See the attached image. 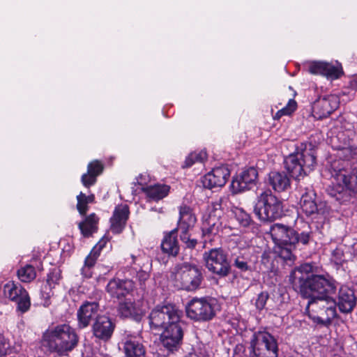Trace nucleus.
Returning <instances> with one entry per match:
<instances>
[{
  "label": "nucleus",
  "mask_w": 357,
  "mask_h": 357,
  "mask_svg": "<svg viewBox=\"0 0 357 357\" xmlns=\"http://www.w3.org/2000/svg\"><path fill=\"white\" fill-rule=\"evenodd\" d=\"M268 183L277 192L287 191L291 188L290 178L284 172H271L268 176Z\"/></svg>",
  "instance_id": "28"
},
{
  "label": "nucleus",
  "mask_w": 357,
  "mask_h": 357,
  "mask_svg": "<svg viewBox=\"0 0 357 357\" xmlns=\"http://www.w3.org/2000/svg\"><path fill=\"white\" fill-rule=\"evenodd\" d=\"M137 278L139 282L140 286L143 290L146 289V282L149 278V274L145 271H139L137 273Z\"/></svg>",
  "instance_id": "43"
},
{
  "label": "nucleus",
  "mask_w": 357,
  "mask_h": 357,
  "mask_svg": "<svg viewBox=\"0 0 357 357\" xmlns=\"http://www.w3.org/2000/svg\"><path fill=\"white\" fill-rule=\"evenodd\" d=\"M119 312L121 317L139 320L145 313V310L141 301H132L130 299H126L119 303Z\"/></svg>",
  "instance_id": "25"
},
{
  "label": "nucleus",
  "mask_w": 357,
  "mask_h": 357,
  "mask_svg": "<svg viewBox=\"0 0 357 357\" xmlns=\"http://www.w3.org/2000/svg\"><path fill=\"white\" fill-rule=\"evenodd\" d=\"M17 277L22 282H30L36 277L35 268L31 264H26L17 271Z\"/></svg>",
  "instance_id": "35"
},
{
  "label": "nucleus",
  "mask_w": 357,
  "mask_h": 357,
  "mask_svg": "<svg viewBox=\"0 0 357 357\" xmlns=\"http://www.w3.org/2000/svg\"><path fill=\"white\" fill-rule=\"evenodd\" d=\"M340 104V99L336 95H328L319 98L313 105L314 117L323 119L328 116L336 110Z\"/></svg>",
  "instance_id": "20"
},
{
  "label": "nucleus",
  "mask_w": 357,
  "mask_h": 357,
  "mask_svg": "<svg viewBox=\"0 0 357 357\" xmlns=\"http://www.w3.org/2000/svg\"><path fill=\"white\" fill-rule=\"evenodd\" d=\"M234 266L242 271H245L248 269L247 262L239 257L236 259L234 261Z\"/></svg>",
  "instance_id": "49"
},
{
  "label": "nucleus",
  "mask_w": 357,
  "mask_h": 357,
  "mask_svg": "<svg viewBox=\"0 0 357 357\" xmlns=\"http://www.w3.org/2000/svg\"><path fill=\"white\" fill-rule=\"evenodd\" d=\"M202 281V275L198 268L188 264L176 267L171 275V282L178 289L194 291Z\"/></svg>",
  "instance_id": "7"
},
{
  "label": "nucleus",
  "mask_w": 357,
  "mask_h": 357,
  "mask_svg": "<svg viewBox=\"0 0 357 357\" xmlns=\"http://www.w3.org/2000/svg\"><path fill=\"white\" fill-rule=\"evenodd\" d=\"M230 172L227 167L220 166L213 168L211 172L204 175L202 179L204 188L212 189L225 185Z\"/></svg>",
  "instance_id": "19"
},
{
  "label": "nucleus",
  "mask_w": 357,
  "mask_h": 357,
  "mask_svg": "<svg viewBox=\"0 0 357 357\" xmlns=\"http://www.w3.org/2000/svg\"><path fill=\"white\" fill-rule=\"evenodd\" d=\"M99 218L95 213L90 214L79 224V228L84 236H89L98 229Z\"/></svg>",
  "instance_id": "34"
},
{
  "label": "nucleus",
  "mask_w": 357,
  "mask_h": 357,
  "mask_svg": "<svg viewBox=\"0 0 357 357\" xmlns=\"http://www.w3.org/2000/svg\"><path fill=\"white\" fill-rule=\"evenodd\" d=\"M9 349V344L6 339L0 335V357L6 356L7 351Z\"/></svg>",
  "instance_id": "48"
},
{
  "label": "nucleus",
  "mask_w": 357,
  "mask_h": 357,
  "mask_svg": "<svg viewBox=\"0 0 357 357\" xmlns=\"http://www.w3.org/2000/svg\"><path fill=\"white\" fill-rule=\"evenodd\" d=\"M206 268L220 276H226L229 271V264L227 255L220 248L211 249L204 254Z\"/></svg>",
  "instance_id": "13"
},
{
  "label": "nucleus",
  "mask_w": 357,
  "mask_h": 357,
  "mask_svg": "<svg viewBox=\"0 0 357 357\" xmlns=\"http://www.w3.org/2000/svg\"><path fill=\"white\" fill-rule=\"evenodd\" d=\"M98 256V253H96L91 250L89 255L86 257L84 265L93 268Z\"/></svg>",
  "instance_id": "45"
},
{
  "label": "nucleus",
  "mask_w": 357,
  "mask_h": 357,
  "mask_svg": "<svg viewBox=\"0 0 357 357\" xmlns=\"http://www.w3.org/2000/svg\"><path fill=\"white\" fill-rule=\"evenodd\" d=\"M305 68L312 75H322L332 80L338 79L343 74L342 65L337 61H310L305 63Z\"/></svg>",
  "instance_id": "15"
},
{
  "label": "nucleus",
  "mask_w": 357,
  "mask_h": 357,
  "mask_svg": "<svg viewBox=\"0 0 357 357\" xmlns=\"http://www.w3.org/2000/svg\"><path fill=\"white\" fill-rule=\"evenodd\" d=\"M297 107V103L294 99H290L287 105L278 110L275 114L273 116L274 120H279L283 116H289L291 115Z\"/></svg>",
  "instance_id": "39"
},
{
  "label": "nucleus",
  "mask_w": 357,
  "mask_h": 357,
  "mask_svg": "<svg viewBox=\"0 0 357 357\" xmlns=\"http://www.w3.org/2000/svg\"><path fill=\"white\" fill-rule=\"evenodd\" d=\"M78 343V336L68 324L48 328L43 335V345L59 356H67Z\"/></svg>",
  "instance_id": "3"
},
{
  "label": "nucleus",
  "mask_w": 357,
  "mask_h": 357,
  "mask_svg": "<svg viewBox=\"0 0 357 357\" xmlns=\"http://www.w3.org/2000/svg\"><path fill=\"white\" fill-rule=\"evenodd\" d=\"M336 289V282L328 275L312 274L301 284V294L309 298L305 311L314 323L330 324L336 317V301L331 296Z\"/></svg>",
  "instance_id": "1"
},
{
  "label": "nucleus",
  "mask_w": 357,
  "mask_h": 357,
  "mask_svg": "<svg viewBox=\"0 0 357 357\" xmlns=\"http://www.w3.org/2000/svg\"><path fill=\"white\" fill-rule=\"evenodd\" d=\"M337 305L342 312L349 313L351 312L356 305L354 291L347 286H342L339 290Z\"/></svg>",
  "instance_id": "26"
},
{
  "label": "nucleus",
  "mask_w": 357,
  "mask_h": 357,
  "mask_svg": "<svg viewBox=\"0 0 357 357\" xmlns=\"http://www.w3.org/2000/svg\"><path fill=\"white\" fill-rule=\"evenodd\" d=\"M123 349L126 357H145L146 351L142 337L137 334L126 333L122 340Z\"/></svg>",
  "instance_id": "21"
},
{
  "label": "nucleus",
  "mask_w": 357,
  "mask_h": 357,
  "mask_svg": "<svg viewBox=\"0 0 357 357\" xmlns=\"http://www.w3.org/2000/svg\"><path fill=\"white\" fill-rule=\"evenodd\" d=\"M170 186L165 184H156L143 188V191L151 199L158 201L167 197L169 192Z\"/></svg>",
  "instance_id": "33"
},
{
  "label": "nucleus",
  "mask_w": 357,
  "mask_h": 357,
  "mask_svg": "<svg viewBox=\"0 0 357 357\" xmlns=\"http://www.w3.org/2000/svg\"><path fill=\"white\" fill-rule=\"evenodd\" d=\"M161 248L163 252L168 255L176 256L178 253L179 246L175 230H172L165 236L161 243Z\"/></svg>",
  "instance_id": "32"
},
{
  "label": "nucleus",
  "mask_w": 357,
  "mask_h": 357,
  "mask_svg": "<svg viewBox=\"0 0 357 357\" xmlns=\"http://www.w3.org/2000/svg\"><path fill=\"white\" fill-rule=\"evenodd\" d=\"M4 296L17 305V310L24 313L29 310L31 300L28 292L21 285L9 282L3 286Z\"/></svg>",
  "instance_id": "16"
},
{
  "label": "nucleus",
  "mask_w": 357,
  "mask_h": 357,
  "mask_svg": "<svg viewBox=\"0 0 357 357\" xmlns=\"http://www.w3.org/2000/svg\"><path fill=\"white\" fill-rule=\"evenodd\" d=\"M214 301L205 298H194L186 305L188 317L197 321H208L215 316Z\"/></svg>",
  "instance_id": "10"
},
{
  "label": "nucleus",
  "mask_w": 357,
  "mask_h": 357,
  "mask_svg": "<svg viewBox=\"0 0 357 357\" xmlns=\"http://www.w3.org/2000/svg\"><path fill=\"white\" fill-rule=\"evenodd\" d=\"M151 210H152V211H158V210H156V209H155V208H151ZM162 208H160V209L158 210V212H159V213H162Z\"/></svg>",
  "instance_id": "53"
},
{
  "label": "nucleus",
  "mask_w": 357,
  "mask_h": 357,
  "mask_svg": "<svg viewBox=\"0 0 357 357\" xmlns=\"http://www.w3.org/2000/svg\"><path fill=\"white\" fill-rule=\"evenodd\" d=\"M232 213L234 214L236 220L242 227H247L251 223V218L250 215L247 213L243 208L237 207L234 208L232 210Z\"/></svg>",
  "instance_id": "38"
},
{
  "label": "nucleus",
  "mask_w": 357,
  "mask_h": 357,
  "mask_svg": "<svg viewBox=\"0 0 357 357\" xmlns=\"http://www.w3.org/2000/svg\"><path fill=\"white\" fill-rule=\"evenodd\" d=\"M268 294L266 291H263L258 295L256 300L255 305L258 310H261L264 309L268 298Z\"/></svg>",
  "instance_id": "42"
},
{
  "label": "nucleus",
  "mask_w": 357,
  "mask_h": 357,
  "mask_svg": "<svg viewBox=\"0 0 357 357\" xmlns=\"http://www.w3.org/2000/svg\"><path fill=\"white\" fill-rule=\"evenodd\" d=\"M299 205L302 212L307 216L317 213L318 206L316 201V193L312 189H305V192L301 195Z\"/></svg>",
  "instance_id": "30"
},
{
  "label": "nucleus",
  "mask_w": 357,
  "mask_h": 357,
  "mask_svg": "<svg viewBox=\"0 0 357 357\" xmlns=\"http://www.w3.org/2000/svg\"><path fill=\"white\" fill-rule=\"evenodd\" d=\"M182 314V311L173 304L158 305L149 315V324L152 328H164L169 322L181 319Z\"/></svg>",
  "instance_id": "9"
},
{
  "label": "nucleus",
  "mask_w": 357,
  "mask_h": 357,
  "mask_svg": "<svg viewBox=\"0 0 357 357\" xmlns=\"http://www.w3.org/2000/svg\"><path fill=\"white\" fill-rule=\"evenodd\" d=\"M128 216L129 208L127 204L116 206L109 220L111 231L116 234L121 233L125 228Z\"/></svg>",
  "instance_id": "24"
},
{
  "label": "nucleus",
  "mask_w": 357,
  "mask_h": 357,
  "mask_svg": "<svg viewBox=\"0 0 357 357\" xmlns=\"http://www.w3.org/2000/svg\"><path fill=\"white\" fill-rule=\"evenodd\" d=\"M87 170L90 174L97 177L102 173L103 165L100 161L94 160L88 165Z\"/></svg>",
  "instance_id": "40"
},
{
  "label": "nucleus",
  "mask_w": 357,
  "mask_h": 357,
  "mask_svg": "<svg viewBox=\"0 0 357 357\" xmlns=\"http://www.w3.org/2000/svg\"><path fill=\"white\" fill-rule=\"evenodd\" d=\"M351 86L356 89L357 88V77L354 78L350 82Z\"/></svg>",
  "instance_id": "51"
},
{
  "label": "nucleus",
  "mask_w": 357,
  "mask_h": 357,
  "mask_svg": "<svg viewBox=\"0 0 357 357\" xmlns=\"http://www.w3.org/2000/svg\"><path fill=\"white\" fill-rule=\"evenodd\" d=\"M62 279L61 271L59 268H53L47 275L46 284L43 286L40 291L43 305L48 307L51 304L50 298L54 296L53 289L60 284Z\"/></svg>",
  "instance_id": "22"
},
{
  "label": "nucleus",
  "mask_w": 357,
  "mask_h": 357,
  "mask_svg": "<svg viewBox=\"0 0 357 357\" xmlns=\"http://www.w3.org/2000/svg\"><path fill=\"white\" fill-rule=\"evenodd\" d=\"M206 158L207 154L205 151L192 152L186 157L183 167H190L197 162L202 163Z\"/></svg>",
  "instance_id": "37"
},
{
  "label": "nucleus",
  "mask_w": 357,
  "mask_h": 357,
  "mask_svg": "<svg viewBox=\"0 0 357 357\" xmlns=\"http://www.w3.org/2000/svg\"><path fill=\"white\" fill-rule=\"evenodd\" d=\"M130 257H131V259H132V261L130 262L131 264H135L136 261L138 260V258H139L138 257H136V256H135L133 255H132L130 256Z\"/></svg>",
  "instance_id": "52"
},
{
  "label": "nucleus",
  "mask_w": 357,
  "mask_h": 357,
  "mask_svg": "<svg viewBox=\"0 0 357 357\" xmlns=\"http://www.w3.org/2000/svg\"><path fill=\"white\" fill-rule=\"evenodd\" d=\"M287 171L295 179L299 180L313 170L316 157L312 150L305 149L290 154L284 160Z\"/></svg>",
  "instance_id": "6"
},
{
  "label": "nucleus",
  "mask_w": 357,
  "mask_h": 357,
  "mask_svg": "<svg viewBox=\"0 0 357 357\" xmlns=\"http://www.w3.org/2000/svg\"><path fill=\"white\" fill-rule=\"evenodd\" d=\"M295 237L297 238V241L295 242V245L299 242L303 245H306L310 241V234L309 232H302L301 234H298L295 231Z\"/></svg>",
  "instance_id": "46"
},
{
  "label": "nucleus",
  "mask_w": 357,
  "mask_h": 357,
  "mask_svg": "<svg viewBox=\"0 0 357 357\" xmlns=\"http://www.w3.org/2000/svg\"><path fill=\"white\" fill-rule=\"evenodd\" d=\"M251 357H278V347L275 337L269 333H254L250 340Z\"/></svg>",
  "instance_id": "8"
},
{
  "label": "nucleus",
  "mask_w": 357,
  "mask_h": 357,
  "mask_svg": "<svg viewBox=\"0 0 357 357\" xmlns=\"http://www.w3.org/2000/svg\"><path fill=\"white\" fill-rule=\"evenodd\" d=\"M114 329V324L106 316H100L93 324L94 335L101 340H107L112 336Z\"/></svg>",
  "instance_id": "29"
},
{
  "label": "nucleus",
  "mask_w": 357,
  "mask_h": 357,
  "mask_svg": "<svg viewBox=\"0 0 357 357\" xmlns=\"http://www.w3.org/2000/svg\"><path fill=\"white\" fill-rule=\"evenodd\" d=\"M110 237H109L107 234H105L98 243L93 248L92 250L96 253H98L100 255V251L105 246L107 243L109 241Z\"/></svg>",
  "instance_id": "44"
},
{
  "label": "nucleus",
  "mask_w": 357,
  "mask_h": 357,
  "mask_svg": "<svg viewBox=\"0 0 357 357\" xmlns=\"http://www.w3.org/2000/svg\"><path fill=\"white\" fill-rule=\"evenodd\" d=\"M179 215L178 230L180 232V238L186 247L195 248L197 241L195 238H191L188 232L195 226L197 218L191 208L185 205L180 207Z\"/></svg>",
  "instance_id": "12"
},
{
  "label": "nucleus",
  "mask_w": 357,
  "mask_h": 357,
  "mask_svg": "<svg viewBox=\"0 0 357 357\" xmlns=\"http://www.w3.org/2000/svg\"><path fill=\"white\" fill-rule=\"evenodd\" d=\"M94 195L91 194L86 195L82 192L77 196V208L80 214L84 215L88 211L87 205L93 203L94 202Z\"/></svg>",
  "instance_id": "36"
},
{
  "label": "nucleus",
  "mask_w": 357,
  "mask_h": 357,
  "mask_svg": "<svg viewBox=\"0 0 357 357\" xmlns=\"http://www.w3.org/2000/svg\"><path fill=\"white\" fill-rule=\"evenodd\" d=\"M354 135L352 129L340 130L337 128L331 130V143L333 149L336 151L335 155L339 159L340 167H352L357 162V146L351 144V138Z\"/></svg>",
  "instance_id": "4"
},
{
  "label": "nucleus",
  "mask_w": 357,
  "mask_h": 357,
  "mask_svg": "<svg viewBox=\"0 0 357 357\" xmlns=\"http://www.w3.org/2000/svg\"><path fill=\"white\" fill-rule=\"evenodd\" d=\"M270 234L273 242L278 246H294L297 238L295 231L290 227L276 223L270 228Z\"/></svg>",
  "instance_id": "17"
},
{
  "label": "nucleus",
  "mask_w": 357,
  "mask_h": 357,
  "mask_svg": "<svg viewBox=\"0 0 357 357\" xmlns=\"http://www.w3.org/2000/svg\"><path fill=\"white\" fill-rule=\"evenodd\" d=\"M134 289V282L131 280L114 278L107 285V293L113 298H120L130 294Z\"/></svg>",
  "instance_id": "23"
},
{
  "label": "nucleus",
  "mask_w": 357,
  "mask_h": 357,
  "mask_svg": "<svg viewBox=\"0 0 357 357\" xmlns=\"http://www.w3.org/2000/svg\"><path fill=\"white\" fill-rule=\"evenodd\" d=\"M182 325L181 319H178V320L169 322L163 328L164 331L160 335V339L162 345L167 350L174 351L181 344L183 337Z\"/></svg>",
  "instance_id": "14"
},
{
  "label": "nucleus",
  "mask_w": 357,
  "mask_h": 357,
  "mask_svg": "<svg viewBox=\"0 0 357 357\" xmlns=\"http://www.w3.org/2000/svg\"><path fill=\"white\" fill-rule=\"evenodd\" d=\"M136 180L137 183L142 186V189L143 190V188H146L145 186L150 181V176L147 173H143L139 174Z\"/></svg>",
  "instance_id": "47"
},
{
  "label": "nucleus",
  "mask_w": 357,
  "mask_h": 357,
  "mask_svg": "<svg viewBox=\"0 0 357 357\" xmlns=\"http://www.w3.org/2000/svg\"><path fill=\"white\" fill-rule=\"evenodd\" d=\"M314 265L310 263H305L295 268L290 274V281L293 285H296L304 282L307 277H310V273L314 272Z\"/></svg>",
  "instance_id": "31"
},
{
  "label": "nucleus",
  "mask_w": 357,
  "mask_h": 357,
  "mask_svg": "<svg viewBox=\"0 0 357 357\" xmlns=\"http://www.w3.org/2000/svg\"><path fill=\"white\" fill-rule=\"evenodd\" d=\"M329 171L333 178L330 195L341 204L349 202L357 192L356 167H340L339 162L332 161Z\"/></svg>",
  "instance_id": "2"
},
{
  "label": "nucleus",
  "mask_w": 357,
  "mask_h": 357,
  "mask_svg": "<svg viewBox=\"0 0 357 357\" xmlns=\"http://www.w3.org/2000/svg\"><path fill=\"white\" fill-rule=\"evenodd\" d=\"M96 176H95L94 175L90 174L88 171L86 173L84 174L82 176V184L86 187V188H89L90 186L93 185L95 184V183L96 182Z\"/></svg>",
  "instance_id": "41"
},
{
  "label": "nucleus",
  "mask_w": 357,
  "mask_h": 357,
  "mask_svg": "<svg viewBox=\"0 0 357 357\" xmlns=\"http://www.w3.org/2000/svg\"><path fill=\"white\" fill-rule=\"evenodd\" d=\"M254 212L262 221L275 220L283 214L282 202L270 190H266L257 196Z\"/></svg>",
  "instance_id": "5"
},
{
  "label": "nucleus",
  "mask_w": 357,
  "mask_h": 357,
  "mask_svg": "<svg viewBox=\"0 0 357 357\" xmlns=\"http://www.w3.org/2000/svg\"><path fill=\"white\" fill-rule=\"evenodd\" d=\"M3 357H5V356H3Z\"/></svg>",
  "instance_id": "54"
},
{
  "label": "nucleus",
  "mask_w": 357,
  "mask_h": 357,
  "mask_svg": "<svg viewBox=\"0 0 357 357\" xmlns=\"http://www.w3.org/2000/svg\"><path fill=\"white\" fill-rule=\"evenodd\" d=\"M222 211L218 204H208L202 215V233L206 235H216L223 229Z\"/></svg>",
  "instance_id": "11"
},
{
  "label": "nucleus",
  "mask_w": 357,
  "mask_h": 357,
  "mask_svg": "<svg viewBox=\"0 0 357 357\" xmlns=\"http://www.w3.org/2000/svg\"><path fill=\"white\" fill-rule=\"evenodd\" d=\"M82 274L84 278H91L93 274V267L84 265L82 268Z\"/></svg>",
  "instance_id": "50"
},
{
  "label": "nucleus",
  "mask_w": 357,
  "mask_h": 357,
  "mask_svg": "<svg viewBox=\"0 0 357 357\" xmlns=\"http://www.w3.org/2000/svg\"><path fill=\"white\" fill-rule=\"evenodd\" d=\"M99 305L96 302H86L77 311L78 325L80 328L86 327L97 315Z\"/></svg>",
  "instance_id": "27"
},
{
  "label": "nucleus",
  "mask_w": 357,
  "mask_h": 357,
  "mask_svg": "<svg viewBox=\"0 0 357 357\" xmlns=\"http://www.w3.org/2000/svg\"><path fill=\"white\" fill-rule=\"evenodd\" d=\"M258 176L257 170L254 167H249L242 171L234 177L231 183L233 193L237 194L251 188L255 185Z\"/></svg>",
  "instance_id": "18"
}]
</instances>
